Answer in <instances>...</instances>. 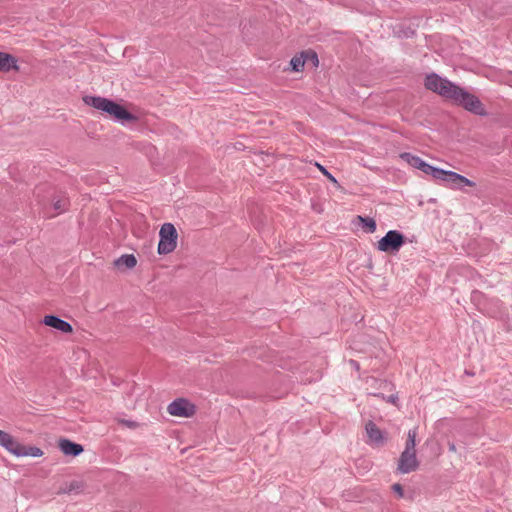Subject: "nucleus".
<instances>
[{
  "label": "nucleus",
  "instance_id": "f257e3e1",
  "mask_svg": "<svg viewBox=\"0 0 512 512\" xmlns=\"http://www.w3.org/2000/svg\"><path fill=\"white\" fill-rule=\"evenodd\" d=\"M425 87L473 114L480 116L487 115L485 106L477 96L463 90L437 74L432 73L426 76Z\"/></svg>",
  "mask_w": 512,
  "mask_h": 512
},
{
  "label": "nucleus",
  "instance_id": "a211bd4d",
  "mask_svg": "<svg viewBox=\"0 0 512 512\" xmlns=\"http://www.w3.org/2000/svg\"><path fill=\"white\" fill-rule=\"evenodd\" d=\"M357 220L363 227L367 228L369 232L373 233L376 230V222L374 219L357 216Z\"/></svg>",
  "mask_w": 512,
  "mask_h": 512
},
{
  "label": "nucleus",
  "instance_id": "dca6fc26",
  "mask_svg": "<svg viewBox=\"0 0 512 512\" xmlns=\"http://www.w3.org/2000/svg\"><path fill=\"white\" fill-rule=\"evenodd\" d=\"M400 157L410 166L415 167L417 169H420L424 163V161L421 158L410 153H402Z\"/></svg>",
  "mask_w": 512,
  "mask_h": 512
},
{
  "label": "nucleus",
  "instance_id": "0eeeda50",
  "mask_svg": "<svg viewBox=\"0 0 512 512\" xmlns=\"http://www.w3.org/2000/svg\"><path fill=\"white\" fill-rule=\"evenodd\" d=\"M366 443L373 448L384 447L389 439L387 431L381 430L373 421L365 423Z\"/></svg>",
  "mask_w": 512,
  "mask_h": 512
},
{
  "label": "nucleus",
  "instance_id": "4be33fe9",
  "mask_svg": "<svg viewBox=\"0 0 512 512\" xmlns=\"http://www.w3.org/2000/svg\"><path fill=\"white\" fill-rule=\"evenodd\" d=\"M118 423L120 425L126 426L130 429H136L140 426L138 422L132 421V420H126V419H119Z\"/></svg>",
  "mask_w": 512,
  "mask_h": 512
},
{
  "label": "nucleus",
  "instance_id": "393cba45",
  "mask_svg": "<svg viewBox=\"0 0 512 512\" xmlns=\"http://www.w3.org/2000/svg\"><path fill=\"white\" fill-rule=\"evenodd\" d=\"M449 450L452 451V452H456V446L454 443H450L449 444Z\"/></svg>",
  "mask_w": 512,
  "mask_h": 512
},
{
  "label": "nucleus",
  "instance_id": "6ab92c4d",
  "mask_svg": "<svg viewBox=\"0 0 512 512\" xmlns=\"http://www.w3.org/2000/svg\"><path fill=\"white\" fill-rule=\"evenodd\" d=\"M303 56H305V58H304L305 63L311 62L313 64V66H315V67L318 66L319 60H318V56H317L316 52H314L312 50L304 51Z\"/></svg>",
  "mask_w": 512,
  "mask_h": 512
},
{
  "label": "nucleus",
  "instance_id": "aec40b11",
  "mask_svg": "<svg viewBox=\"0 0 512 512\" xmlns=\"http://www.w3.org/2000/svg\"><path fill=\"white\" fill-rule=\"evenodd\" d=\"M68 206V200L66 198H59L53 201V207L59 213L64 211Z\"/></svg>",
  "mask_w": 512,
  "mask_h": 512
},
{
  "label": "nucleus",
  "instance_id": "6e6552de",
  "mask_svg": "<svg viewBox=\"0 0 512 512\" xmlns=\"http://www.w3.org/2000/svg\"><path fill=\"white\" fill-rule=\"evenodd\" d=\"M167 412L173 417L192 418L197 412V407L186 398H177L167 406Z\"/></svg>",
  "mask_w": 512,
  "mask_h": 512
},
{
  "label": "nucleus",
  "instance_id": "9d476101",
  "mask_svg": "<svg viewBox=\"0 0 512 512\" xmlns=\"http://www.w3.org/2000/svg\"><path fill=\"white\" fill-rule=\"evenodd\" d=\"M86 489V483L83 480H72L69 482L63 483L57 494H67V495H78L84 493Z\"/></svg>",
  "mask_w": 512,
  "mask_h": 512
},
{
  "label": "nucleus",
  "instance_id": "5701e85b",
  "mask_svg": "<svg viewBox=\"0 0 512 512\" xmlns=\"http://www.w3.org/2000/svg\"><path fill=\"white\" fill-rule=\"evenodd\" d=\"M392 491L399 497H404V488L401 484L395 483L391 486Z\"/></svg>",
  "mask_w": 512,
  "mask_h": 512
},
{
  "label": "nucleus",
  "instance_id": "2eb2a0df",
  "mask_svg": "<svg viewBox=\"0 0 512 512\" xmlns=\"http://www.w3.org/2000/svg\"><path fill=\"white\" fill-rule=\"evenodd\" d=\"M419 170H421L425 174L431 175L436 180H441L444 174V170L433 167L426 162L423 163L422 167Z\"/></svg>",
  "mask_w": 512,
  "mask_h": 512
},
{
  "label": "nucleus",
  "instance_id": "b1692460",
  "mask_svg": "<svg viewBox=\"0 0 512 512\" xmlns=\"http://www.w3.org/2000/svg\"><path fill=\"white\" fill-rule=\"evenodd\" d=\"M396 400H397V397H396V396H393V395H392V396H390V397L388 398V401H389L390 403H393V404H395V403H396Z\"/></svg>",
  "mask_w": 512,
  "mask_h": 512
},
{
  "label": "nucleus",
  "instance_id": "39448f33",
  "mask_svg": "<svg viewBox=\"0 0 512 512\" xmlns=\"http://www.w3.org/2000/svg\"><path fill=\"white\" fill-rule=\"evenodd\" d=\"M160 241L158 244V253L161 255L173 252L177 247L178 234L176 228L171 223L162 225L159 231Z\"/></svg>",
  "mask_w": 512,
  "mask_h": 512
},
{
  "label": "nucleus",
  "instance_id": "4468645a",
  "mask_svg": "<svg viewBox=\"0 0 512 512\" xmlns=\"http://www.w3.org/2000/svg\"><path fill=\"white\" fill-rule=\"evenodd\" d=\"M113 265L119 270L133 269L137 265V259L132 254H125L115 259Z\"/></svg>",
  "mask_w": 512,
  "mask_h": 512
},
{
  "label": "nucleus",
  "instance_id": "ddd939ff",
  "mask_svg": "<svg viewBox=\"0 0 512 512\" xmlns=\"http://www.w3.org/2000/svg\"><path fill=\"white\" fill-rule=\"evenodd\" d=\"M10 70H19L16 58L8 53L0 52V71L8 72Z\"/></svg>",
  "mask_w": 512,
  "mask_h": 512
},
{
  "label": "nucleus",
  "instance_id": "20e7f679",
  "mask_svg": "<svg viewBox=\"0 0 512 512\" xmlns=\"http://www.w3.org/2000/svg\"><path fill=\"white\" fill-rule=\"evenodd\" d=\"M0 445L7 449L10 453L21 457V456H32L40 457L43 455V451L38 447L24 446L20 444L10 434L0 430Z\"/></svg>",
  "mask_w": 512,
  "mask_h": 512
},
{
  "label": "nucleus",
  "instance_id": "f8f14e48",
  "mask_svg": "<svg viewBox=\"0 0 512 512\" xmlns=\"http://www.w3.org/2000/svg\"><path fill=\"white\" fill-rule=\"evenodd\" d=\"M60 450L68 456H78L83 452V447L80 444L74 443L68 439H61L59 441Z\"/></svg>",
  "mask_w": 512,
  "mask_h": 512
},
{
  "label": "nucleus",
  "instance_id": "423d86ee",
  "mask_svg": "<svg viewBox=\"0 0 512 512\" xmlns=\"http://www.w3.org/2000/svg\"><path fill=\"white\" fill-rule=\"evenodd\" d=\"M405 243V237L403 234L396 230H390L377 242V248L379 251L395 254Z\"/></svg>",
  "mask_w": 512,
  "mask_h": 512
},
{
  "label": "nucleus",
  "instance_id": "f03ea898",
  "mask_svg": "<svg viewBox=\"0 0 512 512\" xmlns=\"http://www.w3.org/2000/svg\"><path fill=\"white\" fill-rule=\"evenodd\" d=\"M83 102L105 114L122 125L134 124L138 117L126 109L125 106L108 98L100 96H84Z\"/></svg>",
  "mask_w": 512,
  "mask_h": 512
},
{
  "label": "nucleus",
  "instance_id": "9b49d317",
  "mask_svg": "<svg viewBox=\"0 0 512 512\" xmlns=\"http://www.w3.org/2000/svg\"><path fill=\"white\" fill-rule=\"evenodd\" d=\"M43 323L45 325L55 328L63 333H72L73 332V328L68 322H66L56 316H53V315L45 316L43 319Z\"/></svg>",
  "mask_w": 512,
  "mask_h": 512
},
{
  "label": "nucleus",
  "instance_id": "1a4fd4ad",
  "mask_svg": "<svg viewBox=\"0 0 512 512\" xmlns=\"http://www.w3.org/2000/svg\"><path fill=\"white\" fill-rule=\"evenodd\" d=\"M452 184L453 189H460L463 186L474 187L476 184L468 178L452 171L444 170L443 178L441 179Z\"/></svg>",
  "mask_w": 512,
  "mask_h": 512
},
{
  "label": "nucleus",
  "instance_id": "f3484780",
  "mask_svg": "<svg viewBox=\"0 0 512 512\" xmlns=\"http://www.w3.org/2000/svg\"><path fill=\"white\" fill-rule=\"evenodd\" d=\"M304 58H305V56H303V52H302L300 55L294 56L291 59L290 65H291L293 71L299 72L303 69V67L305 65Z\"/></svg>",
  "mask_w": 512,
  "mask_h": 512
},
{
  "label": "nucleus",
  "instance_id": "7ed1b4c3",
  "mask_svg": "<svg viewBox=\"0 0 512 512\" xmlns=\"http://www.w3.org/2000/svg\"><path fill=\"white\" fill-rule=\"evenodd\" d=\"M417 436V428L410 429L407 433L405 448L397 460V471L401 474L415 472L420 467V460L418 459L416 450Z\"/></svg>",
  "mask_w": 512,
  "mask_h": 512
},
{
  "label": "nucleus",
  "instance_id": "412c9836",
  "mask_svg": "<svg viewBox=\"0 0 512 512\" xmlns=\"http://www.w3.org/2000/svg\"><path fill=\"white\" fill-rule=\"evenodd\" d=\"M315 166L319 169V171L328 178L329 181H331L333 184L335 185H339L338 184V181L336 180V178L327 171V169L322 166L321 164L319 163H315Z\"/></svg>",
  "mask_w": 512,
  "mask_h": 512
}]
</instances>
